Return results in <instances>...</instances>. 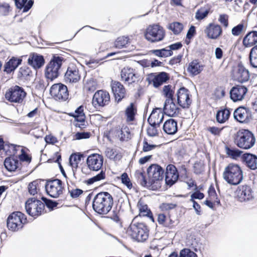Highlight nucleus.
Segmentation results:
<instances>
[{
    "mask_svg": "<svg viewBox=\"0 0 257 257\" xmlns=\"http://www.w3.org/2000/svg\"><path fill=\"white\" fill-rule=\"evenodd\" d=\"M164 170L157 164L151 165L147 169L148 180L145 178L144 173L141 171H136L135 177L143 186H147L155 190L161 188V181L163 179Z\"/></svg>",
    "mask_w": 257,
    "mask_h": 257,
    "instance_id": "1",
    "label": "nucleus"
},
{
    "mask_svg": "<svg viewBox=\"0 0 257 257\" xmlns=\"http://www.w3.org/2000/svg\"><path fill=\"white\" fill-rule=\"evenodd\" d=\"M113 204L112 196L107 192H101L95 195L93 200L94 210L100 214H106Z\"/></svg>",
    "mask_w": 257,
    "mask_h": 257,
    "instance_id": "2",
    "label": "nucleus"
},
{
    "mask_svg": "<svg viewBox=\"0 0 257 257\" xmlns=\"http://www.w3.org/2000/svg\"><path fill=\"white\" fill-rule=\"evenodd\" d=\"M149 231L147 225L144 223L137 222L136 217L133 220L126 232L132 238L139 242H144L148 238Z\"/></svg>",
    "mask_w": 257,
    "mask_h": 257,
    "instance_id": "3",
    "label": "nucleus"
},
{
    "mask_svg": "<svg viewBox=\"0 0 257 257\" xmlns=\"http://www.w3.org/2000/svg\"><path fill=\"white\" fill-rule=\"evenodd\" d=\"M234 143L240 148L249 149L254 145L255 138L250 131L241 129L235 135Z\"/></svg>",
    "mask_w": 257,
    "mask_h": 257,
    "instance_id": "4",
    "label": "nucleus"
},
{
    "mask_svg": "<svg viewBox=\"0 0 257 257\" xmlns=\"http://www.w3.org/2000/svg\"><path fill=\"white\" fill-rule=\"evenodd\" d=\"M223 177L228 183L236 185L239 184L243 179L242 171L238 165L229 164L225 168Z\"/></svg>",
    "mask_w": 257,
    "mask_h": 257,
    "instance_id": "5",
    "label": "nucleus"
},
{
    "mask_svg": "<svg viewBox=\"0 0 257 257\" xmlns=\"http://www.w3.org/2000/svg\"><path fill=\"white\" fill-rule=\"evenodd\" d=\"M165 36V32L163 27L159 25L149 26L146 30V39L152 43L162 41Z\"/></svg>",
    "mask_w": 257,
    "mask_h": 257,
    "instance_id": "6",
    "label": "nucleus"
},
{
    "mask_svg": "<svg viewBox=\"0 0 257 257\" xmlns=\"http://www.w3.org/2000/svg\"><path fill=\"white\" fill-rule=\"evenodd\" d=\"M62 61L61 57H54L48 64L45 69V77L48 80L52 81L58 76Z\"/></svg>",
    "mask_w": 257,
    "mask_h": 257,
    "instance_id": "7",
    "label": "nucleus"
},
{
    "mask_svg": "<svg viewBox=\"0 0 257 257\" xmlns=\"http://www.w3.org/2000/svg\"><path fill=\"white\" fill-rule=\"evenodd\" d=\"M26 220L25 214L22 212H13L8 218V228L13 231H17L23 227V224L26 222Z\"/></svg>",
    "mask_w": 257,
    "mask_h": 257,
    "instance_id": "8",
    "label": "nucleus"
},
{
    "mask_svg": "<svg viewBox=\"0 0 257 257\" xmlns=\"http://www.w3.org/2000/svg\"><path fill=\"white\" fill-rule=\"evenodd\" d=\"M26 95L27 93L22 87L15 85L8 90L5 94V97L10 102L21 103Z\"/></svg>",
    "mask_w": 257,
    "mask_h": 257,
    "instance_id": "9",
    "label": "nucleus"
},
{
    "mask_svg": "<svg viewBox=\"0 0 257 257\" xmlns=\"http://www.w3.org/2000/svg\"><path fill=\"white\" fill-rule=\"evenodd\" d=\"M45 204L35 198H29L25 203L27 213L34 217L40 215L43 212Z\"/></svg>",
    "mask_w": 257,
    "mask_h": 257,
    "instance_id": "10",
    "label": "nucleus"
},
{
    "mask_svg": "<svg viewBox=\"0 0 257 257\" xmlns=\"http://www.w3.org/2000/svg\"><path fill=\"white\" fill-rule=\"evenodd\" d=\"M47 193L52 198H57L62 194L64 187L61 180L56 179L47 181L45 184Z\"/></svg>",
    "mask_w": 257,
    "mask_h": 257,
    "instance_id": "11",
    "label": "nucleus"
},
{
    "mask_svg": "<svg viewBox=\"0 0 257 257\" xmlns=\"http://www.w3.org/2000/svg\"><path fill=\"white\" fill-rule=\"evenodd\" d=\"M50 93L55 100L65 101L68 98L67 87L62 83L53 84L50 88Z\"/></svg>",
    "mask_w": 257,
    "mask_h": 257,
    "instance_id": "12",
    "label": "nucleus"
},
{
    "mask_svg": "<svg viewBox=\"0 0 257 257\" xmlns=\"http://www.w3.org/2000/svg\"><path fill=\"white\" fill-rule=\"evenodd\" d=\"M121 80L126 85H130L139 81V75L135 69L130 67H124L120 72Z\"/></svg>",
    "mask_w": 257,
    "mask_h": 257,
    "instance_id": "13",
    "label": "nucleus"
},
{
    "mask_svg": "<svg viewBox=\"0 0 257 257\" xmlns=\"http://www.w3.org/2000/svg\"><path fill=\"white\" fill-rule=\"evenodd\" d=\"M236 197L240 202L250 201L254 199L253 191L248 185L239 186L236 190Z\"/></svg>",
    "mask_w": 257,
    "mask_h": 257,
    "instance_id": "14",
    "label": "nucleus"
},
{
    "mask_svg": "<svg viewBox=\"0 0 257 257\" xmlns=\"http://www.w3.org/2000/svg\"><path fill=\"white\" fill-rule=\"evenodd\" d=\"M177 103L183 108H188L191 104L189 91L185 87H181L177 92Z\"/></svg>",
    "mask_w": 257,
    "mask_h": 257,
    "instance_id": "15",
    "label": "nucleus"
},
{
    "mask_svg": "<svg viewBox=\"0 0 257 257\" xmlns=\"http://www.w3.org/2000/svg\"><path fill=\"white\" fill-rule=\"evenodd\" d=\"M251 112L247 107L239 106L236 108L233 112L234 119L240 123H247L251 119Z\"/></svg>",
    "mask_w": 257,
    "mask_h": 257,
    "instance_id": "16",
    "label": "nucleus"
},
{
    "mask_svg": "<svg viewBox=\"0 0 257 257\" xmlns=\"http://www.w3.org/2000/svg\"><path fill=\"white\" fill-rule=\"evenodd\" d=\"M109 101V93L105 91L100 90L94 93L92 99V103L95 107H97L107 105Z\"/></svg>",
    "mask_w": 257,
    "mask_h": 257,
    "instance_id": "17",
    "label": "nucleus"
},
{
    "mask_svg": "<svg viewBox=\"0 0 257 257\" xmlns=\"http://www.w3.org/2000/svg\"><path fill=\"white\" fill-rule=\"evenodd\" d=\"M80 78L81 75L77 67L73 64H70L65 74L64 79L65 81L71 83H75L78 82Z\"/></svg>",
    "mask_w": 257,
    "mask_h": 257,
    "instance_id": "18",
    "label": "nucleus"
},
{
    "mask_svg": "<svg viewBox=\"0 0 257 257\" xmlns=\"http://www.w3.org/2000/svg\"><path fill=\"white\" fill-rule=\"evenodd\" d=\"M103 161V158L101 155L93 154L88 157L86 163L90 170L98 171L101 168Z\"/></svg>",
    "mask_w": 257,
    "mask_h": 257,
    "instance_id": "19",
    "label": "nucleus"
},
{
    "mask_svg": "<svg viewBox=\"0 0 257 257\" xmlns=\"http://www.w3.org/2000/svg\"><path fill=\"white\" fill-rule=\"evenodd\" d=\"M114 136L120 141H127L131 139V133L128 127L122 125L115 127L111 132Z\"/></svg>",
    "mask_w": 257,
    "mask_h": 257,
    "instance_id": "20",
    "label": "nucleus"
},
{
    "mask_svg": "<svg viewBox=\"0 0 257 257\" xmlns=\"http://www.w3.org/2000/svg\"><path fill=\"white\" fill-rule=\"evenodd\" d=\"M247 91L246 87L237 85L233 86L230 90V98L234 101L242 100Z\"/></svg>",
    "mask_w": 257,
    "mask_h": 257,
    "instance_id": "21",
    "label": "nucleus"
},
{
    "mask_svg": "<svg viewBox=\"0 0 257 257\" xmlns=\"http://www.w3.org/2000/svg\"><path fill=\"white\" fill-rule=\"evenodd\" d=\"M178 177L176 167L172 164L168 165L165 173L166 183L170 186H172L178 180Z\"/></svg>",
    "mask_w": 257,
    "mask_h": 257,
    "instance_id": "22",
    "label": "nucleus"
},
{
    "mask_svg": "<svg viewBox=\"0 0 257 257\" xmlns=\"http://www.w3.org/2000/svg\"><path fill=\"white\" fill-rule=\"evenodd\" d=\"M222 29L217 24L210 23L204 30V33L209 39H217L222 34Z\"/></svg>",
    "mask_w": 257,
    "mask_h": 257,
    "instance_id": "23",
    "label": "nucleus"
},
{
    "mask_svg": "<svg viewBox=\"0 0 257 257\" xmlns=\"http://www.w3.org/2000/svg\"><path fill=\"white\" fill-rule=\"evenodd\" d=\"M111 87L114 95L115 100L117 102L120 101L125 96V89L120 82L116 81H112Z\"/></svg>",
    "mask_w": 257,
    "mask_h": 257,
    "instance_id": "24",
    "label": "nucleus"
},
{
    "mask_svg": "<svg viewBox=\"0 0 257 257\" xmlns=\"http://www.w3.org/2000/svg\"><path fill=\"white\" fill-rule=\"evenodd\" d=\"M179 108L174 103V99H166L163 108L164 113L170 116H175L179 114Z\"/></svg>",
    "mask_w": 257,
    "mask_h": 257,
    "instance_id": "25",
    "label": "nucleus"
},
{
    "mask_svg": "<svg viewBox=\"0 0 257 257\" xmlns=\"http://www.w3.org/2000/svg\"><path fill=\"white\" fill-rule=\"evenodd\" d=\"M234 79L241 83L246 82L249 78V73L248 70L243 66L239 64L233 73Z\"/></svg>",
    "mask_w": 257,
    "mask_h": 257,
    "instance_id": "26",
    "label": "nucleus"
},
{
    "mask_svg": "<svg viewBox=\"0 0 257 257\" xmlns=\"http://www.w3.org/2000/svg\"><path fill=\"white\" fill-rule=\"evenodd\" d=\"M164 113L160 108H156L150 114L148 121L150 125H159L164 119Z\"/></svg>",
    "mask_w": 257,
    "mask_h": 257,
    "instance_id": "27",
    "label": "nucleus"
},
{
    "mask_svg": "<svg viewBox=\"0 0 257 257\" xmlns=\"http://www.w3.org/2000/svg\"><path fill=\"white\" fill-rule=\"evenodd\" d=\"M242 160L245 165L251 170L257 169V157L250 153L244 154L242 157Z\"/></svg>",
    "mask_w": 257,
    "mask_h": 257,
    "instance_id": "28",
    "label": "nucleus"
},
{
    "mask_svg": "<svg viewBox=\"0 0 257 257\" xmlns=\"http://www.w3.org/2000/svg\"><path fill=\"white\" fill-rule=\"evenodd\" d=\"M28 64L35 69L41 68L44 63V59L42 55L37 54H31L28 59Z\"/></svg>",
    "mask_w": 257,
    "mask_h": 257,
    "instance_id": "29",
    "label": "nucleus"
},
{
    "mask_svg": "<svg viewBox=\"0 0 257 257\" xmlns=\"http://www.w3.org/2000/svg\"><path fill=\"white\" fill-rule=\"evenodd\" d=\"M204 66L197 60L191 62L187 67V70L192 76H195L203 70Z\"/></svg>",
    "mask_w": 257,
    "mask_h": 257,
    "instance_id": "30",
    "label": "nucleus"
},
{
    "mask_svg": "<svg viewBox=\"0 0 257 257\" xmlns=\"http://www.w3.org/2000/svg\"><path fill=\"white\" fill-rule=\"evenodd\" d=\"M178 130L177 122L174 119L167 120L163 125L164 131L168 135H174Z\"/></svg>",
    "mask_w": 257,
    "mask_h": 257,
    "instance_id": "31",
    "label": "nucleus"
},
{
    "mask_svg": "<svg viewBox=\"0 0 257 257\" xmlns=\"http://www.w3.org/2000/svg\"><path fill=\"white\" fill-rule=\"evenodd\" d=\"M19 160L15 157H8L4 162L5 168L10 172L15 171L19 167Z\"/></svg>",
    "mask_w": 257,
    "mask_h": 257,
    "instance_id": "32",
    "label": "nucleus"
},
{
    "mask_svg": "<svg viewBox=\"0 0 257 257\" xmlns=\"http://www.w3.org/2000/svg\"><path fill=\"white\" fill-rule=\"evenodd\" d=\"M257 43V31L249 32L244 37L242 41L245 47H251Z\"/></svg>",
    "mask_w": 257,
    "mask_h": 257,
    "instance_id": "33",
    "label": "nucleus"
},
{
    "mask_svg": "<svg viewBox=\"0 0 257 257\" xmlns=\"http://www.w3.org/2000/svg\"><path fill=\"white\" fill-rule=\"evenodd\" d=\"M22 60L15 57H13L8 62H7L4 67V70L7 73H11L13 72L19 65L21 64Z\"/></svg>",
    "mask_w": 257,
    "mask_h": 257,
    "instance_id": "34",
    "label": "nucleus"
},
{
    "mask_svg": "<svg viewBox=\"0 0 257 257\" xmlns=\"http://www.w3.org/2000/svg\"><path fill=\"white\" fill-rule=\"evenodd\" d=\"M169 79V76L167 73L162 72L154 76L152 79L153 85L155 87H158L163 83Z\"/></svg>",
    "mask_w": 257,
    "mask_h": 257,
    "instance_id": "35",
    "label": "nucleus"
},
{
    "mask_svg": "<svg viewBox=\"0 0 257 257\" xmlns=\"http://www.w3.org/2000/svg\"><path fill=\"white\" fill-rule=\"evenodd\" d=\"M230 114V111L227 109H224L217 112L216 118V120L220 123H223L228 120Z\"/></svg>",
    "mask_w": 257,
    "mask_h": 257,
    "instance_id": "36",
    "label": "nucleus"
},
{
    "mask_svg": "<svg viewBox=\"0 0 257 257\" xmlns=\"http://www.w3.org/2000/svg\"><path fill=\"white\" fill-rule=\"evenodd\" d=\"M104 154L106 157L113 160H119L121 157L116 149L110 147L105 149Z\"/></svg>",
    "mask_w": 257,
    "mask_h": 257,
    "instance_id": "37",
    "label": "nucleus"
},
{
    "mask_svg": "<svg viewBox=\"0 0 257 257\" xmlns=\"http://www.w3.org/2000/svg\"><path fill=\"white\" fill-rule=\"evenodd\" d=\"M82 157L83 155L80 154H74L70 156L69 163L72 167L73 170H74V169H76L77 168L78 164L81 161Z\"/></svg>",
    "mask_w": 257,
    "mask_h": 257,
    "instance_id": "38",
    "label": "nucleus"
},
{
    "mask_svg": "<svg viewBox=\"0 0 257 257\" xmlns=\"http://www.w3.org/2000/svg\"><path fill=\"white\" fill-rule=\"evenodd\" d=\"M249 59L250 65L253 68H257V45L251 49Z\"/></svg>",
    "mask_w": 257,
    "mask_h": 257,
    "instance_id": "39",
    "label": "nucleus"
},
{
    "mask_svg": "<svg viewBox=\"0 0 257 257\" xmlns=\"http://www.w3.org/2000/svg\"><path fill=\"white\" fill-rule=\"evenodd\" d=\"M151 52L155 56L160 57H167L173 54L172 51H171L167 47L160 50H153Z\"/></svg>",
    "mask_w": 257,
    "mask_h": 257,
    "instance_id": "40",
    "label": "nucleus"
},
{
    "mask_svg": "<svg viewBox=\"0 0 257 257\" xmlns=\"http://www.w3.org/2000/svg\"><path fill=\"white\" fill-rule=\"evenodd\" d=\"M128 38L127 37H119L114 42V46L116 48L121 49L123 47H126L128 44Z\"/></svg>",
    "mask_w": 257,
    "mask_h": 257,
    "instance_id": "41",
    "label": "nucleus"
},
{
    "mask_svg": "<svg viewBox=\"0 0 257 257\" xmlns=\"http://www.w3.org/2000/svg\"><path fill=\"white\" fill-rule=\"evenodd\" d=\"M226 153L228 157L236 160L240 156L242 152L237 149L226 147Z\"/></svg>",
    "mask_w": 257,
    "mask_h": 257,
    "instance_id": "42",
    "label": "nucleus"
},
{
    "mask_svg": "<svg viewBox=\"0 0 257 257\" xmlns=\"http://www.w3.org/2000/svg\"><path fill=\"white\" fill-rule=\"evenodd\" d=\"M136 110L135 109L133 103H131L126 109L125 115L126 116V120L127 121H133L134 119Z\"/></svg>",
    "mask_w": 257,
    "mask_h": 257,
    "instance_id": "43",
    "label": "nucleus"
},
{
    "mask_svg": "<svg viewBox=\"0 0 257 257\" xmlns=\"http://www.w3.org/2000/svg\"><path fill=\"white\" fill-rule=\"evenodd\" d=\"M168 28L169 30H171L174 34L177 35L182 31L183 26L180 23L174 22L169 25Z\"/></svg>",
    "mask_w": 257,
    "mask_h": 257,
    "instance_id": "44",
    "label": "nucleus"
},
{
    "mask_svg": "<svg viewBox=\"0 0 257 257\" xmlns=\"http://www.w3.org/2000/svg\"><path fill=\"white\" fill-rule=\"evenodd\" d=\"M68 193L72 198H77L83 193L82 190L78 188H74L70 185H68Z\"/></svg>",
    "mask_w": 257,
    "mask_h": 257,
    "instance_id": "45",
    "label": "nucleus"
},
{
    "mask_svg": "<svg viewBox=\"0 0 257 257\" xmlns=\"http://www.w3.org/2000/svg\"><path fill=\"white\" fill-rule=\"evenodd\" d=\"M105 175L104 172L103 171H101L99 174L96 175V176L88 179L86 181V183L88 185H90L93 184V183L99 181L101 180L104 179L105 178Z\"/></svg>",
    "mask_w": 257,
    "mask_h": 257,
    "instance_id": "46",
    "label": "nucleus"
},
{
    "mask_svg": "<svg viewBox=\"0 0 257 257\" xmlns=\"http://www.w3.org/2000/svg\"><path fill=\"white\" fill-rule=\"evenodd\" d=\"M39 181L35 180L31 182L28 185L29 193L32 195H34L37 193V188Z\"/></svg>",
    "mask_w": 257,
    "mask_h": 257,
    "instance_id": "47",
    "label": "nucleus"
},
{
    "mask_svg": "<svg viewBox=\"0 0 257 257\" xmlns=\"http://www.w3.org/2000/svg\"><path fill=\"white\" fill-rule=\"evenodd\" d=\"M208 13L209 10L201 8L196 12L195 18L198 20H201L206 17Z\"/></svg>",
    "mask_w": 257,
    "mask_h": 257,
    "instance_id": "48",
    "label": "nucleus"
},
{
    "mask_svg": "<svg viewBox=\"0 0 257 257\" xmlns=\"http://www.w3.org/2000/svg\"><path fill=\"white\" fill-rule=\"evenodd\" d=\"M171 87L172 86L170 85H165L163 87V94L166 97V99H173L174 92Z\"/></svg>",
    "mask_w": 257,
    "mask_h": 257,
    "instance_id": "49",
    "label": "nucleus"
},
{
    "mask_svg": "<svg viewBox=\"0 0 257 257\" xmlns=\"http://www.w3.org/2000/svg\"><path fill=\"white\" fill-rule=\"evenodd\" d=\"M168 220H169V221H171L170 219L168 218L164 214H159L158 216V221L159 223L164 226H169L170 224H171V223L168 221Z\"/></svg>",
    "mask_w": 257,
    "mask_h": 257,
    "instance_id": "50",
    "label": "nucleus"
},
{
    "mask_svg": "<svg viewBox=\"0 0 257 257\" xmlns=\"http://www.w3.org/2000/svg\"><path fill=\"white\" fill-rule=\"evenodd\" d=\"M10 11V7L9 4L6 3H0V15L7 16Z\"/></svg>",
    "mask_w": 257,
    "mask_h": 257,
    "instance_id": "51",
    "label": "nucleus"
},
{
    "mask_svg": "<svg viewBox=\"0 0 257 257\" xmlns=\"http://www.w3.org/2000/svg\"><path fill=\"white\" fill-rule=\"evenodd\" d=\"M208 199L214 201L216 204H220V200L218 199L217 194L214 188H209Z\"/></svg>",
    "mask_w": 257,
    "mask_h": 257,
    "instance_id": "52",
    "label": "nucleus"
},
{
    "mask_svg": "<svg viewBox=\"0 0 257 257\" xmlns=\"http://www.w3.org/2000/svg\"><path fill=\"white\" fill-rule=\"evenodd\" d=\"M193 168L194 173L200 174L204 171V165L202 162H196L195 163Z\"/></svg>",
    "mask_w": 257,
    "mask_h": 257,
    "instance_id": "53",
    "label": "nucleus"
},
{
    "mask_svg": "<svg viewBox=\"0 0 257 257\" xmlns=\"http://www.w3.org/2000/svg\"><path fill=\"white\" fill-rule=\"evenodd\" d=\"M138 206L139 208L140 212L142 216H148L150 210L148 209V206L147 205L143 204L140 202L138 203Z\"/></svg>",
    "mask_w": 257,
    "mask_h": 257,
    "instance_id": "54",
    "label": "nucleus"
},
{
    "mask_svg": "<svg viewBox=\"0 0 257 257\" xmlns=\"http://www.w3.org/2000/svg\"><path fill=\"white\" fill-rule=\"evenodd\" d=\"M121 180L122 184L125 185L128 189L132 187V183L126 173H123L121 176Z\"/></svg>",
    "mask_w": 257,
    "mask_h": 257,
    "instance_id": "55",
    "label": "nucleus"
},
{
    "mask_svg": "<svg viewBox=\"0 0 257 257\" xmlns=\"http://www.w3.org/2000/svg\"><path fill=\"white\" fill-rule=\"evenodd\" d=\"M180 257H197L196 254L189 249H184L180 251Z\"/></svg>",
    "mask_w": 257,
    "mask_h": 257,
    "instance_id": "56",
    "label": "nucleus"
},
{
    "mask_svg": "<svg viewBox=\"0 0 257 257\" xmlns=\"http://www.w3.org/2000/svg\"><path fill=\"white\" fill-rule=\"evenodd\" d=\"M159 125H150L147 129V134L150 137H154L158 134L157 127Z\"/></svg>",
    "mask_w": 257,
    "mask_h": 257,
    "instance_id": "57",
    "label": "nucleus"
},
{
    "mask_svg": "<svg viewBox=\"0 0 257 257\" xmlns=\"http://www.w3.org/2000/svg\"><path fill=\"white\" fill-rule=\"evenodd\" d=\"M243 25L239 24L236 26L234 27L231 30V33L233 36H237L240 35L243 31Z\"/></svg>",
    "mask_w": 257,
    "mask_h": 257,
    "instance_id": "58",
    "label": "nucleus"
},
{
    "mask_svg": "<svg viewBox=\"0 0 257 257\" xmlns=\"http://www.w3.org/2000/svg\"><path fill=\"white\" fill-rule=\"evenodd\" d=\"M218 21L225 28L228 26V16L226 14H221L219 16Z\"/></svg>",
    "mask_w": 257,
    "mask_h": 257,
    "instance_id": "59",
    "label": "nucleus"
},
{
    "mask_svg": "<svg viewBox=\"0 0 257 257\" xmlns=\"http://www.w3.org/2000/svg\"><path fill=\"white\" fill-rule=\"evenodd\" d=\"M156 147V145L149 144L146 140H144L143 142V150L145 152H148L154 149Z\"/></svg>",
    "mask_w": 257,
    "mask_h": 257,
    "instance_id": "60",
    "label": "nucleus"
},
{
    "mask_svg": "<svg viewBox=\"0 0 257 257\" xmlns=\"http://www.w3.org/2000/svg\"><path fill=\"white\" fill-rule=\"evenodd\" d=\"M90 133L81 132L76 133L75 135V137L76 140H80L83 139H88L90 137Z\"/></svg>",
    "mask_w": 257,
    "mask_h": 257,
    "instance_id": "61",
    "label": "nucleus"
},
{
    "mask_svg": "<svg viewBox=\"0 0 257 257\" xmlns=\"http://www.w3.org/2000/svg\"><path fill=\"white\" fill-rule=\"evenodd\" d=\"M176 204L164 203L162 204L161 208L163 210H169L174 209V208L176 207Z\"/></svg>",
    "mask_w": 257,
    "mask_h": 257,
    "instance_id": "62",
    "label": "nucleus"
},
{
    "mask_svg": "<svg viewBox=\"0 0 257 257\" xmlns=\"http://www.w3.org/2000/svg\"><path fill=\"white\" fill-rule=\"evenodd\" d=\"M22 154L19 156V159L22 161H25L27 163H30L31 160V158L26 153H24V150L22 149Z\"/></svg>",
    "mask_w": 257,
    "mask_h": 257,
    "instance_id": "63",
    "label": "nucleus"
},
{
    "mask_svg": "<svg viewBox=\"0 0 257 257\" xmlns=\"http://www.w3.org/2000/svg\"><path fill=\"white\" fill-rule=\"evenodd\" d=\"M30 72V70L27 67H22L19 70V73L21 76L23 77H26L27 76L29 75Z\"/></svg>",
    "mask_w": 257,
    "mask_h": 257,
    "instance_id": "64",
    "label": "nucleus"
}]
</instances>
